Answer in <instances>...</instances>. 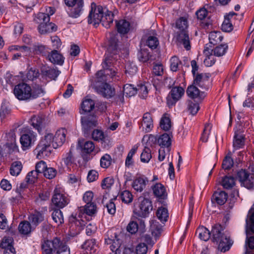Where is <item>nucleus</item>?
<instances>
[{
  "instance_id": "obj_59",
  "label": "nucleus",
  "mask_w": 254,
  "mask_h": 254,
  "mask_svg": "<svg viewBox=\"0 0 254 254\" xmlns=\"http://www.w3.org/2000/svg\"><path fill=\"white\" fill-rule=\"evenodd\" d=\"M150 229L152 234L155 237L159 236L162 231L161 226L156 222L151 224Z\"/></svg>"
},
{
  "instance_id": "obj_36",
  "label": "nucleus",
  "mask_w": 254,
  "mask_h": 254,
  "mask_svg": "<svg viewBox=\"0 0 254 254\" xmlns=\"http://www.w3.org/2000/svg\"><path fill=\"white\" fill-rule=\"evenodd\" d=\"M228 48V47L226 44H221L216 46L210 51L215 56L220 57L226 54Z\"/></svg>"
},
{
  "instance_id": "obj_28",
  "label": "nucleus",
  "mask_w": 254,
  "mask_h": 254,
  "mask_svg": "<svg viewBox=\"0 0 254 254\" xmlns=\"http://www.w3.org/2000/svg\"><path fill=\"white\" fill-rule=\"evenodd\" d=\"M245 145L244 134L240 131H235L233 139V146L236 149L242 148Z\"/></svg>"
},
{
  "instance_id": "obj_26",
  "label": "nucleus",
  "mask_w": 254,
  "mask_h": 254,
  "mask_svg": "<svg viewBox=\"0 0 254 254\" xmlns=\"http://www.w3.org/2000/svg\"><path fill=\"white\" fill-rule=\"evenodd\" d=\"M48 59L51 63L59 65H62L64 62V57L56 50H53L49 53Z\"/></svg>"
},
{
  "instance_id": "obj_29",
  "label": "nucleus",
  "mask_w": 254,
  "mask_h": 254,
  "mask_svg": "<svg viewBox=\"0 0 254 254\" xmlns=\"http://www.w3.org/2000/svg\"><path fill=\"white\" fill-rule=\"evenodd\" d=\"M187 94L189 97L192 99L203 98L204 97L203 93L200 92L199 90L193 85L188 87Z\"/></svg>"
},
{
  "instance_id": "obj_50",
  "label": "nucleus",
  "mask_w": 254,
  "mask_h": 254,
  "mask_svg": "<svg viewBox=\"0 0 254 254\" xmlns=\"http://www.w3.org/2000/svg\"><path fill=\"white\" fill-rule=\"evenodd\" d=\"M19 232L23 235H27L31 232V226L30 224L27 221L21 222L18 226Z\"/></svg>"
},
{
  "instance_id": "obj_27",
  "label": "nucleus",
  "mask_w": 254,
  "mask_h": 254,
  "mask_svg": "<svg viewBox=\"0 0 254 254\" xmlns=\"http://www.w3.org/2000/svg\"><path fill=\"white\" fill-rule=\"evenodd\" d=\"M97 246L94 239L86 241L82 245V248L87 254H94L96 251Z\"/></svg>"
},
{
  "instance_id": "obj_34",
  "label": "nucleus",
  "mask_w": 254,
  "mask_h": 254,
  "mask_svg": "<svg viewBox=\"0 0 254 254\" xmlns=\"http://www.w3.org/2000/svg\"><path fill=\"white\" fill-rule=\"evenodd\" d=\"M95 106L94 101L89 98H85L81 104L82 113L89 112L92 111Z\"/></svg>"
},
{
  "instance_id": "obj_5",
  "label": "nucleus",
  "mask_w": 254,
  "mask_h": 254,
  "mask_svg": "<svg viewBox=\"0 0 254 254\" xmlns=\"http://www.w3.org/2000/svg\"><path fill=\"white\" fill-rule=\"evenodd\" d=\"M43 254H70L66 245L57 238L52 241H45L42 245Z\"/></svg>"
},
{
  "instance_id": "obj_16",
  "label": "nucleus",
  "mask_w": 254,
  "mask_h": 254,
  "mask_svg": "<svg viewBox=\"0 0 254 254\" xmlns=\"http://www.w3.org/2000/svg\"><path fill=\"white\" fill-rule=\"evenodd\" d=\"M37 23L39 24L38 30L42 34L55 32L57 30V27L52 22L41 20L40 22Z\"/></svg>"
},
{
  "instance_id": "obj_7",
  "label": "nucleus",
  "mask_w": 254,
  "mask_h": 254,
  "mask_svg": "<svg viewBox=\"0 0 254 254\" xmlns=\"http://www.w3.org/2000/svg\"><path fill=\"white\" fill-rule=\"evenodd\" d=\"M108 238L105 239V243L108 245H111L110 248L112 251L109 254H121L122 235H118L113 230H111L107 233Z\"/></svg>"
},
{
  "instance_id": "obj_20",
  "label": "nucleus",
  "mask_w": 254,
  "mask_h": 254,
  "mask_svg": "<svg viewBox=\"0 0 254 254\" xmlns=\"http://www.w3.org/2000/svg\"><path fill=\"white\" fill-rule=\"evenodd\" d=\"M78 145L82 148L83 152L86 154L93 153L95 155L100 151V149L99 147H96L94 142L92 141H86L83 146L80 145V142L79 141Z\"/></svg>"
},
{
  "instance_id": "obj_58",
  "label": "nucleus",
  "mask_w": 254,
  "mask_h": 254,
  "mask_svg": "<svg viewBox=\"0 0 254 254\" xmlns=\"http://www.w3.org/2000/svg\"><path fill=\"white\" fill-rule=\"evenodd\" d=\"M181 62L176 56H174L170 59V68L172 71H176L179 69Z\"/></svg>"
},
{
  "instance_id": "obj_40",
  "label": "nucleus",
  "mask_w": 254,
  "mask_h": 254,
  "mask_svg": "<svg viewBox=\"0 0 254 254\" xmlns=\"http://www.w3.org/2000/svg\"><path fill=\"white\" fill-rule=\"evenodd\" d=\"M160 127L161 129L167 131L170 129L171 123L170 117L168 114H164L161 119Z\"/></svg>"
},
{
  "instance_id": "obj_46",
  "label": "nucleus",
  "mask_w": 254,
  "mask_h": 254,
  "mask_svg": "<svg viewBox=\"0 0 254 254\" xmlns=\"http://www.w3.org/2000/svg\"><path fill=\"white\" fill-rule=\"evenodd\" d=\"M123 92L126 96L131 97L137 93V88L132 84H127L124 87Z\"/></svg>"
},
{
  "instance_id": "obj_9",
  "label": "nucleus",
  "mask_w": 254,
  "mask_h": 254,
  "mask_svg": "<svg viewBox=\"0 0 254 254\" xmlns=\"http://www.w3.org/2000/svg\"><path fill=\"white\" fill-rule=\"evenodd\" d=\"M238 178L241 184L247 189H252L254 187V173L250 174L245 170H241L238 172Z\"/></svg>"
},
{
  "instance_id": "obj_18",
  "label": "nucleus",
  "mask_w": 254,
  "mask_h": 254,
  "mask_svg": "<svg viewBox=\"0 0 254 254\" xmlns=\"http://www.w3.org/2000/svg\"><path fill=\"white\" fill-rule=\"evenodd\" d=\"M153 120L151 115L149 113H146L143 115L140 128L146 132H149L153 128Z\"/></svg>"
},
{
  "instance_id": "obj_32",
  "label": "nucleus",
  "mask_w": 254,
  "mask_h": 254,
  "mask_svg": "<svg viewBox=\"0 0 254 254\" xmlns=\"http://www.w3.org/2000/svg\"><path fill=\"white\" fill-rule=\"evenodd\" d=\"M83 0H78V3L73 5L70 11L69 15L71 17L76 18L78 17L83 10Z\"/></svg>"
},
{
  "instance_id": "obj_37",
  "label": "nucleus",
  "mask_w": 254,
  "mask_h": 254,
  "mask_svg": "<svg viewBox=\"0 0 254 254\" xmlns=\"http://www.w3.org/2000/svg\"><path fill=\"white\" fill-rule=\"evenodd\" d=\"M223 36L220 31H212L209 34V40L213 45L219 43L223 39Z\"/></svg>"
},
{
  "instance_id": "obj_17",
  "label": "nucleus",
  "mask_w": 254,
  "mask_h": 254,
  "mask_svg": "<svg viewBox=\"0 0 254 254\" xmlns=\"http://www.w3.org/2000/svg\"><path fill=\"white\" fill-rule=\"evenodd\" d=\"M81 123L83 128L88 131L90 128L96 126L97 120L95 116H86L82 117Z\"/></svg>"
},
{
  "instance_id": "obj_8",
  "label": "nucleus",
  "mask_w": 254,
  "mask_h": 254,
  "mask_svg": "<svg viewBox=\"0 0 254 254\" xmlns=\"http://www.w3.org/2000/svg\"><path fill=\"white\" fill-rule=\"evenodd\" d=\"M152 209L151 201L148 199L143 198L139 203L135 206L134 213L139 216L145 217Z\"/></svg>"
},
{
  "instance_id": "obj_35",
  "label": "nucleus",
  "mask_w": 254,
  "mask_h": 254,
  "mask_svg": "<svg viewBox=\"0 0 254 254\" xmlns=\"http://www.w3.org/2000/svg\"><path fill=\"white\" fill-rule=\"evenodd\" d=\"M213 198L218 204L223 205L227 200L228 195L224 191H216L213 194Z\"/></svg>"
},
{
  "instance_id": "obj_53",
  "label": "nucleus",
  "mask_w": 254,
  "mask_h": 254,
  "mask_svg": "<svg viewBox=\"0 0 254 254\" xmlns=\"http://www.w3.org/2000/svg\"><path fill=\"white\" fill-rule=\"evenodd\" d=\"M52 217L54 222L58 225L64 222L62 212L59 209H55L52 214Z\"/></svg>"
},
{
  "instance_id": "obj_57",
  "label": "nucleus",
  "mask_w": 254,
  "mask_h": 254,
  "mask_svg": "<svg viewBox=\"0 0 254 254\" xmlns=\"http://www.w3.org/2000/svg\"><path fill=\"white\" fill-rule=\"evenodd\" d=\"M126 74L130 76L135 74L137 72V66L132 63H127L126 65Z\"/></svg>"
},
{
  "instance_id": "obj_47",
  "label": "nucleus",
  "mask_w": 254,
  "mask_h": 254,
  "mask_svg": "<svg viewBox=\"0 0 254 254\" xmlns=\"http://www.w3.org/2000/svg\"><path fill=\"white\" fill-rule=\"evenodd\" d=\"M43 219L44 217L43 214L39 212H35L29 217V221L32 223V225L34 226H37L43 220Z\"/></svg>"
},
{
  "instance_id": "obj_23",
  "label": "nucleus",
  "mask_w": 254,
  "mask_h": 254,
  "mask_svg": "<svg viewBox=\"0 0 254 254\" xmlns=\"http://www.w3.org/2000/svg\"><path fill=\"white\" fill-rule=\"evenodd\" d=\"M79 213L78 217H81V214H86L88 215H92L97 211L96 205L94 203H88L85 206H81L79 208Z\"/></svg>"
},
{
  "instance_id": "obj_55",
  "label": "nucleus",
  "mask_w": 254,
  "mask_h": 254,
  "mask_svg": "<svg viewBox=\"0 0 254 254\" xmlns=\"http://www.w3.org/2000/svg\"><path fill=\"white\" fill-rule=\"evenodd\" d=\"M112 162V158L110 155L106 154L100 159V166L103 168H108Z\"/></svg>"
},
{
  "instance_id": "obj_56",
  "label": "nucleus",
  "mask_w": 254,
  "mask_h": 254,
  "mask_svg": "<svg viewBox=\"0 0 254 254\" xmlns=\"http://www.w3.org/2000/svg\"><path fill=\"white\" fill-rule=\"evenodd\" d=\"M137 147L134 146L128 152L127 157L125 164L127 167H130L133 164L132 157L137 151Z\"/></svg>"
},
{
  "instance_id": "obj_63",
  "label": "nucleus",
  "mask_w": 254,
  "mask_h": 254,
  "mask_svg": "<svg viewBox=\"0 0 254 254\" xmlns=\"http://www.w3.org/2000/svg\"><path fill=\"white\" fill-rule=\"evenodd\" d=\"M137 92H138L139 96L142 98H145L148 94V90L147 86L144 84L138 85Z\"/></svg>"
},
{
  "instance_id": "obj_51",
  "label": "nucleus",
  "mask_w": 254,
  "mask_h": 254,
  "mask_svg": "<svg viewBox=\"0 0 254 254\" xmlns=\"http://www.w3.org/2000/svg\"><path fill=\"white\" fill-rule=\"evenodd\" d=\"M152 158L151 151L149 148L145 147L140 155V160L142 163H147Z\"/></svg>"
},
{
  "instance_id": "obj_44",
  "label": "nucleus",
  "mask_w": 254,
  "mask_h": 254,
  "mask_svg": "<svg viewBox=\"0 0 254 254\" xmlns=\"http://www.w3.org/2000/svg\"><path fill=\"white\" fill-rule=\"evenodd\" d=\"M119 197L122 201L127 204L132 202L133 200V195L131 192L127 190H125L120 192Z\"/></svg>"
},
{
  "instance_id": "obj_11",
  "label": "nucleus",
  "mask_w": 254,
  "mask_h": 254,
  "mask_svg": "<svg viewBox=\"0 0 254 254\" xmlns=\"http://www.w3.org/2000/svg\"><path fill=\"white\" fill-rule=\"evenodd\" d=\"M52 200L53 204L59 208L64 207L69 202L68 198L58 189L55 190Z\"/></svg>"
},
{
  "instance_id": "obj_48",
  "label": "nucleus",
  "mask_w": 254,
  "mask_h": 254,
  "mask_svg": "<svg viewBox=\"0 0 254 254\" xmlns=\"http://www.w3.org/2000/svg\"><path fill=\"white\" fill-rule=\"evenodd\" d=\"M158 144L162 146L168 147L171 144V137L167 133H164L158 139Z\"/></svg>"
},
{
  "instance_id": "obj_3",
  "label": "nucleus",
  "mask_w": 254,
  "mask_h": 254,
  "mask_svg": "<svg viewBox=\"0 0 254 254\" xmlns=\"http://www.w3.org/2000/svg\"><path fill=\"white\" fill-rule=\"evenodd\" d=\"M13 93L19 100H30L42 96L44 91L39 85L35 84L31 87L27 83H21L14 87Z\"/></svg>"
},
{
  "instance_id": "obj_49",
  "label": "nucleus",
  "mask_w": 254,
  "mask_h": 254,
  "mask_svg": "<svg viewBox=\"0 0 254 254\" xmlns=\"http://www.w3.org/2000/svg\"><path fill=\"white\" fill-rule=\"evenodd\" d=\"M43 122V119L39 116H33L30 120L31 125L34 128L38 130L39 132L41 129V125Z\"/></svg>"
},
{
  "instance_id": "obj_52",
  "label": "nucleus",
  "mask_w": 254,
  "mask_h": 254,
  "mask_svg": "<svg viewBox=\"0 0 254 254\" xmlns=\"http://www.w3.org/2000/svg\"><path fill=\"white\" fill-rule=\"evenodd\" d=\"M235 184L233 177L225 176L222 180L221 185L226 189L232 188Z\"/></svg>"
},
{
  "instance_id": "obj_39",
  "label": "nucleus",
  "mask_w": 254,
  "mask_h": 254,
  "mask_svg": "<svg viewBox=\"0 0 254 254\" xmlns=\"http://www.w3.org/2000/svg\"><path fill=\"white\" fill-rule=\"evenodd\" d=\"M196 234L198 235V237L202 240L207 241L210 237V231L203 226L199 227L197 228Z\"/></svg>"
},
{
  "instance_id": "obj_22",
  "label": "nucleus",
  "mask_w": 254,
  "mask_h": 254,
  "mask_svg": "<svg viewBox=\"0 0 254 254\" xmlns=\"http://www.w3.org/2000/svg\"><path fill=\"white\" fill-rule=\"evenodd\" d=\"M148 180L143 177H137L134 179L132 183V187L136 191L141 192L145 188Z\"/></svg>"
},
{
  "instance_id": "obj_54",
  "label": "nucleus",
  "mask_w": 254,
  "mask_h": 254,
  "mask_svg": "<svg viewBox=\"0 0 254 254\" xmlns=\"http://www.w3.org/2000/svg\"><path fill=\"white\" fill-rule=\"evenodd\" d=\"M39 75L38 70L36 68H31L26 74V78L24 79L25 81L34 80L37 78Z\"/></svg>"
},
{
  "instance_id": "obj_25",
  "label": "nucleus",
  "mask_w": 254,
  "mask_h": 254,
  "mask_svg": "<svg viewBox=\"0 0 254 254\" xmlns=\"http://www.w3.org/2000/svg\"><path fill=\"white\" fill-rule=\"evenodd\" d=\"M146 44L152 49H156L158 46L159 40L156 33L154 31H151L148 33L146 40Z\"/></svg>"
},
{
  "instance_id": "obj_24",
  "label": "nucleus",
  "mask_w": 254,
  "mask_h": 254,
  "mask_svg": "<svg viewBox=\"0 0 254 254\" xmlns=\"http://www.w3.org/2000/svg\"><path fill=\"white\" fill-rule=\"evenodd\" d=\"M98 92L104 97L109 98L115 94L114 89L109 84L103 83L98 88Z\"/></svg>"
},
{
  "instance_id": "obj_45",
  "label": "nucleus",
  "mask_w": 254,
  "mask_h": 254,
  "mask_svg": "<svg viewBox=\"0 0 254 254\" xmlns=\"http://www.w3.org/2000/svg\"><path fill=\"white\" fill-rule=\"evenodd\" d=\"M13 239L9 236L4 237L1 240L0 247L4 250L13 248Z\"/></svg>"
},
{
  "instance_id": "obj_10",
  "label": "nucleus",
  "mask_w": 254,
  "mask_h": 254,
  "mask_svg": "<svg viewBox=\"0 0 254 254\" xmlns=\"http://www.w3.org/2000/svg\"><path fill=\"white\" fill-rule=\"evenodd\" d=\"M36 140V134L28 130L20 137V142L23 150L29 149Z\"/></svg>"
},
{
  "instance_id": "obj_43",
  "label": "nucleus",
  "mask_w": 254,
  "mask_h": 254,
  "mask_svg": "<svg viewBox=\"0 0 254 254\" xmlns=\"http://www.w3.org/2000/svg\"><path fill=\"white\" fill-rule=\"evenodd\" d=\"M22 168V163L19 161L14 162L11 165L10 168V173L12 176H18Z\"/></svg>"
},
{
  "instance_id": "obj_30",
  "label": "nucleus",
  "mask_w": 254,
  "mask_h": 254,
  "mask_svg": "<svg viewBox=\"0 0 254 254\" xmlns=\"http://www.w3.org/2000/svg\"><path fill=\"white\" fill-rule=\"evenodd\" d=\"M154 195L161 198H165L167 196V192L164 186L160 183L156 184L152 188Z\"/></svg>"
},
{
  "instance_id": "obj_12",
  "label": "nucleus",
  "mask_w": 254,
  "mask_h": 254,
  "mask_svg": "<svg viewBox=\"0 0 254 254\" xmlns=\"http://www.w3.org/2000/svg\"><path fill=\"white\" fill-rule=\"evenodd\" d=\"M185 90L180 86L174 87L170 91V95L172 99L167 98V103L169 106L174 105L184 95Z\"/></svg>"
},
{
  "instance_id": "obj_42",
  "label": "nucleus",
  "mask_w": 254,
  "mask_h": 254,
  "mask_svg": "<svg viewBox=\"0 0 254 254\" xmlns=\"http://www.w3.org/2000/svg\"><path fill=\"white\" fill-rule=\"evenodd\" d=\"M156 216L161 222L167 221L169 217L167 209L164 207H159L156 211Z\"/></svg>"
},
{
  "instance_id": "obj_33",
  "label": "nucleus",
  "mask_w": 254,
  "mask_h": 254,
  "mask_svg": "<svg viewBox=\"0 0 254 254\" xmlns=\"http://www.w3.org/2000/svg\"><path fill=\"white\" fill-rule=\"evenodd\" d=\"M116 27L118 31L121 34L127 33L129 30V22L126 20L122 19L119 20L116 23Z\"/></svg>"
},
{
  "instance_id": "obj_19",
  "label": "nucleus",
  "mask_w": 254,
  "mask_h": 254,
  "mask_svg": "<svg viewBox=\"0 0 254 254\" xmlns=\"http://www.w3.org/2000/svg\"><path fill=\"white\" fill-rule=\"evenodd\" d=\"M66 133L67 130L64 128H61L57 131L54 136L55 147L57 148L63 144L65 140Z\"/></svg>"
},
{
  "instance_id": "obj_1",
  "label": "nucleus",
  "mask_w": 254,
  "mask_h": 254,
  "mask_svg": "<svg viewBox=\"0 0 254 254\" xmlns=\"http://www.w3.org/2000/svg\"><path fill=\"white\" fill-rule=\"evenodd\" d=\"M120 36L117 33H111L109 45L107 49L108 54L103 63L104 70L98 71L96 74V77L98 82L111 81L119 80L120 74L115 70L114 68H110L114 64L115 58L111 55L117 54L119 52V38Z\"/></svg>"
},
{
  "instance_id": "obj_38",
  "label": "nucleus",
  "mask_w": 254,
  "mask_h": 254,
  "mask_svg": "<svg viewBox=\"0 0 254 254\" xmlns=\"http://www.w3.org/2000/svg\"><path fill=\"white\" fill-rule=\"evenodd\" d=\"M246 223L247 229L254 233V204L249 212Z\"/></svg>"
},
{
  "instance_id": "obj_14",
  "label": "nucleus",
  "mask_w": 254,
  "mask_h": 254,
  "mask_svg": "<svg viewBox=\"0 0 254 254\" xmlns=\"http://www.w3.org/2000/svg\"><path fill=\"white\" fill-rule=\"evenodd\" d=\"M53 149L51 146H45L39 143L35 150V153L36 154V157L41 159L49 157L51 155Z\"/></svg>"
},
{
  "instance_id": "obj_2",
  "label": "nucleus",
  "mask_w": 254,
  "mask_h": 254,
  "mask_svg": "<svg viewBox=\"0 0 254 254\" xmlns=\"http://www.w3.org/2000/svg\"><path fill=\"white\" fill-rule=\"evenodd\" d=\"M114 14L108 9L106 7L96 5L95 3H92L91 10L88 16V22L94 25L98 24L102 22L105 27L108 28L113 24Z\"/></svg>"
},
{
  "instance_id": "obj_13",
  "label": "nucleus",
  "mask_w": 254,
  "mask_h": 254,
  "mask_svg": "<svg viewBox=\"0 0 254 254\" xmlns=\"http://www.w3.org/2000/svg\"><path fill=\"white\" fill-rule=\"evenodd\" d=\"M208 73L197 74L194 77L193 83L202 88L208 89L210 81Z\"/></svg>"
},
{
  "instance_id": "obj_21",
  "label": "nucleus",
  "mask_w": 254,
  "mask_h": 254,
  "mask_svg": "<svg viewBox=\"0 0 254 254\" xmlns=\"http://www.w3.org/2000/svg\"><path fill=\"white\" fill-rule=\"evenodd\" d=\"M55 12V9L52 7H48L46 8L45 12H39L37 14L35 21L36 22H40L41 21H50V16L53 15Z\"/></svg>"
},
{
  "instance_id": "obj_62",
  "label": "nucleus",
  "mask_w": 254,
  "mask_h": 254,
  "mask_svg": "<svg viewBox=\"0 0 254 254\" xmlns=\"http://www.w3.org/2000/svg\"><path fill=\"white\" fill-rule=\"evenodd\" d=\"M211 129V125L209 124H207L205 125L202 136L201 137V140L203 142H206L208 140L209 135L210 133V130Z\"/></svg>"
},
{
  "instance_id": "obj_61",
  "label": "nucleus",
  "mask_w": 254,
  "mask_h": 254,
  "mask_svg": "<svg viewBox=\"0 0 254 254\" xmlns=\"http://www.w3.org/2000/svg\"><path fill=\"white\" fill-rule=\"evenodd\" d=\"M10 51H17L23 54V56H27L29 53V49L26 46H11L9 48Z\"/></svg>"
},
{
  "instance_id": "obj_15",
  "label": "nucleus",
  "mask_w": 254,
  "mask_h": 254,
  "mask_svg": "<svg viewBox=\"0 0 254 254\" xmlns=\"http://www.w3.org/2000/svg\"><path fill=\"white\" fill-rule=\"evenodd\" d=\"M237 14L231 12L225 17V19L222 24V30L225 32H229L233 29L232 22L236 19Z\"/></svg>"
},
{
  "instance_id": "obj_64",
  "label": "nucleus",
  "mask_w": 254,
  "mask_h": 254,
  "mask_svg": "<svg viewBox=\"0 0 254 254\" xmlns=\"http://www.w3.org/2000/svg\"><path fill=\"white\" fill-rule=\"evenodd\" d=\"M136 254H146L148 251L147 245L144 243H140L136 247Z\"/></svg>"
},
{
  "instance_id": "obj_60",
  "label": "nucleus",
  "mask_w": 254,
  "mask_h": 254,
  "mask_svg": "<svg viewBox=\"0 0 254 254\" xmlns=\"http://www.w3.org/2000/svg\"><path fill=\"white\" fill-rule=\"evenodd\" d=\"M199 109V107L197 103H193L191 101H188V110L191 115H195Z\"/></svg>"
},
{
  "instance_id": "obj_6",
  "label": "nucleus",
  "mask_w": 254,
  "mask_h": 254,
  "mask_svg": "<svg viewBox=\"0 0 254 254\" xmlns=\"http://www.w3.org/2000/svg\"><path fill=\"white\" fill-rule=\"evenodd\" d=\"M188 27V21L186 18L181 17L176 21V27L179 30L175 37L180 45H183L184 48L189 50L190 49V38L187 30Z\"/></svg>"
},
{
  "instance_id": "obj_4",
  "label": "nucleus",
  "mask_w": 254,
  "mask_h": 254,
  "mask_svg": "<svg viewBox=\"0 0 254 254\" xmlns=\"http://www.w3.org/2000/svg\"><path fill=\"white\" fill-rule=\"evenodd\" d=\"M212 240L218 245V249L221 252L228 251L233 244L229 234L224 231L220 225H215L211 230Z\"/></svg>"
},
{
  "instance_id": "obj_41",
  "label": "nucleus",
  "mask_w": 254,
  "mask_h": 254,
  "mask_svg": "<svg viewBox=\"0 0 254 254\" xmlns=\"http://www.w3.org/2000/svg\"><path fill=\"white\" fill-rule=\"evenodd\" d=\"M39 143L47 146L52 147V149L57 148L54 146V136L52 133H48L45 135L40 141Z\"/></svg>"
},
{
  "instance_id": "obj_31",
  "label": "nucleus",
  "mask_w": 254,
  "mask_h": 254,
  "mask_svg": "<svg viewBox=\"0 0 254 254\" xmlns=\"http://www.w3.org/2000/svg\"><path fill=\"white\" fill-rule=\"evenodd\" d=\"M203 52L206 56L204 60V64L205 66L208 67L213 65L216 62L214 58L215 56L210 52V50L207 47L205 48Z\"/></svg>"
}]
</instances>
